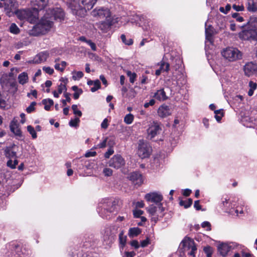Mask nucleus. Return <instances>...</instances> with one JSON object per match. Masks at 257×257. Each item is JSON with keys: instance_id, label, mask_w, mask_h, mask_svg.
<instances>
[{"instance_id": "1", "label": "nucleus", "mask_w": 257, "mask_h": 257, "mask_svg": "<svg viewBox=\"0 0 257 257\" xmlns=\"http://www.w3.org/2000/svg\"><path fill=\"white\" fill-rule=\"evenodd\" d=\"M173 72L171 79H168L167 83L172 89L177 86H180L185 82V75L183 73L182 61L179 57L175 58L171 64Z\"/></svg>"}, {"instance_id": "2", "label": "nucleus", "mask_w": 257, "mask_h": 257, "mask_svg": "<svg viewBox=\"0 0 257 257\" xmlns=\"http://www.w3.org/2000/svg\"><path fill=\"white\" fill-rule=\"evenodd\" d=\"M47 15H45L40 21L33 27L30 31V35L37 36L45 34L51 30L53 26V22L51 18H49Z\"/></svg>"}, {"instance_id": "3", "label": "nucleus", "mask_w": 257, "mask_h": 257, "mask_svg": "<svg viewBox=\"0 0 257 257\" xmlns=\"http://www.w3.org/2000/svg\"><path fill=\"white\" fill-rule=\"evenodd\" d=\"M146 200L150 203H153L154 207L159 209H165L163 206V196L159 191H153L147 193L144 197Z\"/></svg>"}, {"instance_id": "4", "label": "nucleus", "mask_w": 257, "mask_h": 257, "mask_svg": "<svg viewBox=\"0 0 257 257\" xmlns=\"http://www.w3.org/2000/svg\"><path fill=\"white\" fill-rule=\"evenodd\" d=\"M222 57L229 62H234L240 59L242 54L237 48L234 47H227L221 51Z\"/></svg>"}, {"instance_id": "5", "label": "nucleus", "mask_w": 257, "mask_h": 257, "mask_svg": "<svg viewBox=\"0 0 257 257\" xmlns=\"http://www.w3.org/2000/svg\"><path fill=\"white\" fill-rule=\"evenodd\" d=\"M182 248L184 251L191 249L188 252V255L192 257H195L197 252V246L194 240L190 237L185 236L180 243Z\"/></svg>"}, {"instance_id": "6", "label": "nucleus", "mask_w": 257, "mask_h": 257, "mask_svg": "<svg viewBox=\"0 0 257 257\" xmlns=\"http://www.w3.org/2000/svg\"><path fill=\"white\" fill-rule=\"evenodd\" d=\"M15 13L19 19L26 20L30 23H35L37 19V16L30 10H18Z\"/></svg>"}, {"instance_id": "7", "label": "nucleus", "mask_w": 257, "mask_h": 257, "mask_svg": "<svg viewBox=\"0 0 257 257\" xmlns=\"http://www.w3.org/2000/svg\"><path fill=\"white\" fill-rule=\"evenodd\" d=\"M162 131V128L159 122L155 121L150 122L147 130V137L149 139L152 140L161 134Z\"/></svg>"}, {"instance_id": "8", "label": "nucleus", "mask_w": 257, "mask_h": 257, "mask_svg": "<svg viewBox=\"0 0 257 257\" xmlns=\"http://www.w3.org/2000/svg\"><path fill=\"white\" fill-rule=\"evenodd\" d=\"M152 152L150 145L144 140H140L138 144L137 153L142 159L148 158Z\"/></svg>"}, {"instance_id": "9", "label": "nucleus", "mask_w": 257, "mask_h": 257, "mask_svg": "<svg viewBox=\"0 0 257 257\" xmlns=\"http://www.w3.org/2000/svg\"><path fill=\"white\" fill-rule=\"evenodd\" d=\"M67 5L73 15L80 17L84 15L85 11L82 6L78 3V0H68Z\"/></svg>"}, {"instance_id": "10", "label": "nucleus", "mask_w": 257, "mask_h": 257, "mask_svg": "<svg viewBox=\"0 0 257 257\" xmlns=\"http://www.w3.org/2000/svg\"><path fill=\"white\" fill-rule=\"evenodd\" d=\"M18 7L16 0H0V8H4L7 15H9L13 9Z\"/></svg>"}, {"instance_id": "11", "label": "nucleus", "mask_w": 257, "mask_h": 257, "mask_svg": "<svg viewBox=\"0 0 257 257\" xmlns=\"http://www.w3.org/2000/svg\"><path fill=\"white\" fill-rule=\"evenodd\" d=\"M109 167L118 169L123 167L125 164V160L120 155H114L108 161Z\"/></svg>"}, {"instance_id": "12", "label": "nucleus", "mask_w": 257, "mask_h": 257, "mask_svg": "<svg viewBox=\"0 0 257 257\" xmlns=\"http://www.w3.org/2000/svg\"><path fill=\"white\" fill-rule=\"evenodd\" d=\"M50 14L53 19L56 21H61L64 19L65 13L60 8H55L49 9L47 11V15Z\"/></svg>"}, {"instance_id": "13", "label": "nucleus", "mask_w": 257, "mask_h": 257, "mask_svg": "<svg viewBox=\"0 0 257 257\" xmlns=\"http://www.w3.org/2000/svg\"><path fill=\"white\" fill-rule=\"evenodd\" d=\"M205 48L207 50L210 48V45L213 46V35H214V29L211 26H207L205 25Z\"/></svg>"}, {"instance_id": "14", "label": "nucleus", "mask_w": 257, "mask_h": 257, "mask_svg": "<svg viewBox=\"0 0 257 257\" xmlns=\"http://www.w3.org/2000/svg\"><path fill=\"white\" fill-rule=\"evenodd\" d=\"M118 227L115 225L110 226L105 229L104 233V239L110 240L111 241L113 240L116 236L117 233Z\"/></svg>"}, {"instance_id": "15", "label": "nucleus", "mask_w": 257, "mask_h": 257, "mask_svg": "<svg viewBox=\"0 0 257 257\" xmlns=\"http://www.w3.org/2000/svg\"><path fill=\"white\" fill-rule=\"evenodd\" d=\"M94 16H98L101 19L110 18V13L109 10L105 8L95 9L92 12Z\"/></svg>"}, {"instance_id": "16", "label": "nucleus", "mask_w": 257, "mask_h": 257, "mask_svg": "<svg viewBox=\"0 0 257 257\" xmlns=\"http://www.w3.org/2000/svg\"><path fill=\"white\" fill-rule=\"evenodd\" d=\"M244 72L245 75L250 76L257 71V64L252 62H248L244 66Z\"/></svg>"}, {"instance_id": "17", "label": "nucleus", "mask_w": 257, "mask_h": 257, "mask_svg": "<svg viewBox=\"0 0 257 257\" xmlns=\"http://www.w3.org/2000/svg\"><path fill=\"white\" fill-rule=\"evenodd\" d=\"M128 178L134 184L140 185L143 183V179L141 173L137 172H133L130 174Z\"/></svg>"}, {"instance_id": "18", "label": "nucleus", "mask_w": 257, "mask_h": 257, "mask_svg": "<svg viewBox=\"0 0 257 257\" xmlns=\"http://www.w3.org/2000/svg\"><path fill=\"white\" fill-rule=\"evenodd\" d=\"M49 53L48 51H43L38 54L34 58L33 62L35 64H39L46 61L49 57Z\"/></svg>"}, {"instance_id": "19", "label": "nucleus", "mask_w": 257, "mask_h": 257, "mask_svg": "<svg viewBox=\"0 0 257 257\" xmlns=\"http://www.w3.org/2000/svg\"><path fill=\"white\" fill-rule=\"evenodd\" d=\"M158 113L160 117H166L171 114V111L168 106L162 105L159 108Z\"/></svg>"}, {"instance_id": "20", "label": "nucleus", "mask_w": 257, "mask_h": 257, "mask_svg": "<svg viewBox=\"0 0 257 257\" xmlns=\"http://www.w3.org/2000/svg\"><path fill=\"white\" fill-rule=\"evenodd\" d=\"M11 131L17 137H22V132L17 121L13 120L10 124Z\"/></svg>"}, {"instance_id": "21", "label": "nucleus", "mask_w": 257, "mask_h": 257, "mask_svg": "<svg viewBox=\"0 0 257 257\" xmlns=\"http://www.w3.org/2000/svg\"><path fill=\"white\" fill-rule=\"evenodd\" d=\"M112 25V18H106L105 21H101L99 24V28L103 32L107 31Z\"/></svg>"}, {"instance_id": "22", "label": "nucleus", "mask_w": 257, "mask_h": 257, "mask_svg": "<svg viewBox=\"0 0 257 257\" xmlns=\"http://www.w3.org/2000/svg\"><path fill=\"white\" fill-rule=\"evenodd\" d=\"M97 0H81L82 8L86 12V10H89L92 9Z\"/></svg>"}, {"instance_id": "23", "label": "nucleus", "mask_w": 257, "mask_h": 257, "mask_svg": "<svg viewBox=\"0 0 257 257\" xmlns=\"http://www.w3.org/2000/svg\"><path fill=\"white\" fill-rule=\"evenodd\" d=\"M17 146L15 145L7 147L5 150L6 155L9 158H15L16 156Z\"/></svg>"}, {"instance_id": "24", "label": "nucleus", "mask_w": 257, "mask_h": 257, "mask_svg": "<svg viewBox=\"0 0 257 257\" xmlns=\"http://www.w3.org/2000/svg\"><path fill=\"white\" fill-rule=\"evenodd\" d=\"M230 247L227 244L222 243L218 247V251L222 256H225L230 250Z\"/></svg>"}, {"instance_id": "25", "label": "nucleus", "mask_w": 257, "mask_h": 257, "mask_svg": "<svg viewBox=\"0 0 257 257\" xmlns=\"http://www.w3.org/2000/svg\"><path fill=\"white\" fill-rule=\"evenodd\" d=\"M142 232V229L136 227H131L129 229L128 235L131 238L136 237L140 235Z\"/></svg>"}, {"instance_id": "26", "label": "nucleus", "mask_w": 257, "mask_h": 257, "mask_svg": "<svg viewBox=\"0 0 257 257\" xmlns=\"http://www.w3.org/2000/svg\"><path fill=\"white\" fill-rule=\"evenodd\" d=\"M154 97L159 100H164L167 99L166 93L164 89L158 90L155 94Z\"/></svg>"}, {"instance_id": "27", "label": "nucleus", "mask_w": 257, "mask_h": 257, "mask_svg": "<svg viewBox=\"0 0 257 257\" xmlns=\"http://www.w3.org/2000/svg\"><path fill=\"white\" fill-rule=\"evenodd\" d=\"M59 59H57L55 60V62H56V64L54 66V67L56 70L60 71L61 72H63L67 65V63L65 61H61V62L60 64L57 63V62L59 61Z\"/></svg>"}, {"instance_id": "28", "label": "nucleus", "mask_w": 257, "mask_h": 257, "mask_svg": "<svg viewBox=\"0 0 257 257\" xmlns=\"http://www.w3.org/2000/svg\"><path fill=\"white\" fill-rule=\"evenodd\" d=\"M18 81L20 84L24 85L28 82V76L26 72L21 73L18 76Z\"/></svg>"}, {"instance_id": "29", "label": "nucleus", "mask_w": 257, "mask_h": 257, "mask_svg": "<svg viewBox=\"0 0 257 257\" xmlns=\"http://www.w3.org/2000/svg\"><path fill=\"white\" fill-rule=\"evenodd\" d=\"M158 65L160 66V68L159 69L162 72H168L170 70L169 63L165 62V61H162L159 63H158Z\"/></svg>"}, {"instance_id": "30", "label": "nucleus", "mask_w": 257, "mask_h": 257, "mask_svg": "<svg viewBox=\"0 0 257 257\" xmlns=\"http://www.w3.org/2000/svg\"><path fill=\"white\" fill-rule=\"evenodd\" d=\"M110 204H111V208H117L122 207V202L118 199L111 198Z\"/></svg>"}, {"instance_id": "31", "label": "nucleus", "mask_w": 257, "mask_h": 257, "mask_svg": "<svg viewBox=\"0 0 257 257\" xmlns=\"http://www.w3.org/2000/svg\"><path fill=\"white\" fill-rule=\"evenodd\" d=\"M42 103L45 105L44 108L46 110H49L51 106L54 104L53 100L51 99H45L42 100Z\"/></svg>"}, {"instance_id": "32", "label": "nucleus", "mask_w": 257, "mask_h": 257, "mask_svg": "<svg viewBox=\"0 0 257 257\" xmlns=\"http://www.w3.org/2000/svg\"><path fill=\"white\" fill-rule=\"evenodd\" d=\"M192 204V200L191 199H186L185 200H180L179 204L181 206L185 208H189Z\"/></svg>"}, {"instance_id": "33", "label": "nucleus", "mask_w": 257, "mask_h": 257, "mask_svg": "<svg viewBox=\"0 0 257 257\" xmlns=\"http://www.w3.org/2000/svg\"><path fill=\"white\" fill-rule=\"evenodd\" d=\"M9 31L13 34H18L20 32V30L15 23H12L10 28Z\"/></svg>"}, {"instance_id": "34", "label": "nucleus", "mask_w": 257, "mask_h": 257, "mask_svg": "<svg viewBox=\"0 0 257 257\" xmlns=\"http://www.w3.org/2000/svg\"><path fill=\"white\" fill-rule=\"evenodd\" d=\"M249 89L248 91V95L251 96L253 95L254 90L256 89L257 84L252 81H250L249 83Z\"/></svg>"}, {"instance_id": "35", "label": "nucleus", "mask_w": 257, "mask_h": 257, "mask_svg": "<svg viewBox=\"0 0 257 257\" xmlns=\"http://www.w3.org/2000/svg\"><path fill=\"white\" fill-rule=\"evenodd\" d=\"M223 110L222 109L214 110L215 118L217 121L220 122L222 116H223Z\"/></svg>"}, {"instance_id": "36", "label": "nucleus", "mask_w": 257, "mask_h": 257, "mask_svg": "<svg viewBox=\"0 0 257 257\" xmlns=\"http://www.w3.org/2000/svg\"><path fill=\"white\" fill-rule=\"evenodd\" d=\"M134 119V116L132 113L126 114L124 117V122L127 124H131Z\"/></svg>"}, {"instance_id": "37", "label": "nucleus", "mask_w": 257, "mask_h": 257, "mask_svg": "<svg viewBox=\"0 0 257 257\" xmlns=\"http://www.w3.org/2000/svg\"><path fill=\"white\" fill-rule=\"evenodd\" d=\"M126 236L123 235V231L122 230L119 234V242L122 246H124L126 244Z\"/></svg>"}, {"instance_id": "38", "label": "nucleus", "mask_w": 257, "mask_h": 257, "mask_svg": "<svg viewBox=\"0 0 257 257\" xmlns=\"http://www.w3.org/2000/svg\"><path fill=\"white\" fill-rule=\"evenodd\" d=\"M72 78L74 80H78L83 76V73L82 71H74L72 72Z\"/></svg>"}, {"instance_id": "39", "label": "nucleus", "mask_w": 257, "mask_h": 257, "mask_svg": "<svg viewBox=\"0 0 257 257\" xmlns=\"http://www.w3.org/2000/svg\"><path fill=\"white\" fill-rule=\"evenodd\" d=\"M203 251L206 254V257H212L213 250V248L211 246L209 245L204 246L203 248Z\"/></svg>"}, {"instance_id": "40", "label": "nucleus", "mask_w": 257, "mask_h": 257, "mask_svg": "<svg viewBox=\"0 0 257 257\" xmlns=\"http://www.w3.org/2000/svg\"><path fill=\"white\" fill-rule=\"evenodd\" d=\"M107 146L109 148H113L115 145V138L114 137H106Z\"/></svg>"}, {"instance_id": "41", "label": "nucleus", "mask_w": 257, "mask_h": 257, "mask_svg": "<svg viewBox=\"0 0 257 257\" xmlns=\"http://www.w3.org/2000/svg\"><path fill=\"white\" fill-rule=\"evenodd\" d=\"M120 38L122 42L125 45H131L133 43V40L131 38L126 39V37L124 34H122L121 35Z\"/></svg>"}, {"instance_id": "42", "label": "nucleus", "mask_w": 257, "mask_h": 257, "mask_svg": "<svg viewBox=\"0 0 257 257\" xmlns=\"http://www.w3.org/2000/svg\"><path fill=\"white\" fill-rule=\"evenodd\" d=\"M111 212L110 210H100V211L99 212V214H100V216L103 218H105L106 219H108L110 218L109 216H108L106 214L110 213Z\"/></svg>"}, {"instance_id": "43", "label": "nucleus", "mask_w": 257, "mask_h": 257, "mask_svg": "<svg viewBox=\"0 0 257 257\" xmlns=\"http://www.w3.org/2000/svg\"><path fill=\"white\" fill-rule=\"evenodd\" d=\"M28 132L31 135L33 139H35L37 137V133L34 128L31 125H28L27 126Z\"/></svg>"}, {"instance_id": "44", "label": "nucleus", "mask_w": 257, "mask_h": 257, "mask_svg": "<svg viewBox=\"0 0 257 257\" xmlns=\"http://www.w3.org/2000/svg\"><path fill=\"white\" fill-rule=\"evenodd\" d=\"M126 74L130 78V81L132 83H134L137 78V74L135 73H132L130 71H127Z\"/></svg>"}, {"instance_id": "45", "label": "nucleus", "mask_w": 257, "mask_h": 257, "mask_svg": "<svg viewBox=\"0 0 257 257\" xmlns=\"http://www.w3.org/2000/svg\"><path fill=\"white\" fill-rule=\"evenodd\" d=\"M164 210H148L149 214L152 216V219L155 221H157L158 219V215H156L157 211H164Z\"/></svg>"}, {"instance_id": "46", "label": "nucleus", "mask_w": 257, "mask_h": 257, "mask_svg": "<svg viewBox=\"0 0 257 257\" xmlns=\"http://www.w3.org/2000/svg\"><path fill=\"white\" fill-rule=\"evenodd\" d=\"M20 246L18 244L15 245V250L16 252V254L14 255V257H25L24 254L22 251H20Z\"/></svg>"}, {"instance_id": "47", "label": "nucleus", "mask_w": 257, "mask_h": 257, "mask_svg": "<svg viewBox=\"0 0 257 257\" xmlns=\"http://www.w3.org/2000/svg\"><path fill=\"white\" fill-rule=\"evenodd\" d=\"M226 213H227L229 215H231L232 216H237L239 213L243 214V210H240L239 212L238 210H229L228 211H226Z\"/></svg>"}, {"instance_id": "48", "label": "nucleus", "mask_w": 257, "mask_h": 257, "mask_svg": "<svg viewBox=\"0 0 257 257\" xmlns=\"http://www.w3.org/2000/svg\"><path fill=\"white\" fill-rule=\"evenodd\" d=\"M250 26L253 29H257V18H250L249 21Z\"/></svg>"}, {"instance_id": "49", "label": "nucleus", "mask_w": 257, "mask_h": 257, "mask_svg": "<svg viewBox=\"0 0 257 257\" xmlns=\"http://www.w3.org/2000/svg\"><path fill=\"white\" fill-rule=\"evenodd\" d=\"M94 86L91 87V91L92 92H95L100 87V82L99 80H96L94 81L93 84Z\"/></svg>"}, {"instance_id": "50", "label": "nucleus", "mask_w": 257, "mask_h": 257, "mask_svg": "<svg viewBox=\"0 0 257 257\" xmlns=\"http://www.w3.org/2000/svg\"><path fill=\"white\" fill-rule=\"evenodd\" d=\"M72 109L73 110V113L75 115H78L79 117L82 116V112L80 110L77 108V105L76 104H73L72 105Z\"/></svg>"}, {"instance_id": "51", "label": "nucleus", "mask_w": 257, "mask_h": 257, "mask_svg": "<svg viewBox=\"0 0 257 257\" xmlns=\"http://www.w3.org/2000/svg\"><path fill=\"white\" fill-rule=\"evenodd\" d=\"M102 173L105 176L109 177L112 175L113 171L110 168L105 167L103 169Z\"/></svg>"}, {"instance_id": "52", "label": "nucleus", "mask_w": 257, "mask_h": 257, "mask_svg": "<svg viewBox=\"0 0 257 257\" xmlns=\"http://www.w3.org/2000/svg\"><path fill=\"white\" fill-rule=\"evenodd\" d=\"M70 94L67 92L64 93V96L66 98L65 99H63L61 100L63 105L65 106L66 105V102H70L71 101V98L70 97Z\"/></svg>"}, {"instance_id": "53", "label": "nucleus", "mask_w": 257, "mask_h": 257, "mask_svg": "<svg viewBox=\"0 0 257 257\" xmlns=\"http://www.w3.org/2000/svg\"><path fill=\"white\" fill-rule=\"evenodd\" d=\"M80 122V119L79 117H76L73 119L70 120L69 121V125L72 127L77 126L79 122Z\"/></svg>"}, {"instance_id": "54", "label": "nucleus", "mask_w": 257, "mask_h": 257, "mask_svg": "<svg viewBox=\"0 0 257 257\" xmlns=\"http://www.w3.org/2000/svg\"><path fill=\"white\" fill-rule=\"evenodd\" d=\"M36 105V102H32L31 104L26 108V111L28 113H30L34 111L35 109V105Z\"/></svg>"}, {"instance_id": "55", "label": "nucleus", "mask_w": 257, "mask_h": 257, "mask_svg": "<svg viewBox=\"0 0 257 257\" xmlns=\"http://www.w3.org/2000/svg\"><path fill=\"white\" fill-rule=\"evenodd\" d=\"M231 9V6L229 4L227 5L225 7V8H224L223 7H220L219 8V11L220 12L226 14L228 13V12Z\"/></svg>"}, {"instance_id": "56", "label": "nucleus", "mask_w": 257, "mask_h": 257, "mask_svg": "<svg viewBox=\"0 0 257 257\" xmlns=\"http://www.w3.org/2000/svg\"><path fill=\"white\" fill-rule=\"evenodd\" d=\"M67 88L66 86L65 85V84L60 83L58 87V91L59 94L62 93L63 91L64 92H66Z\"/></svg>"}, {"instance_id": "57", "label": "nucleus", "mask_w": 257, "mask_h": 257, "mask_svg": "<svg viewBox=\"0 0 257 257\" xmlns=\"http://www.w3.org/2000/svg\"><path fill=\"white\" fill-rule=\"evenodd\" d=\"M134 207L136 209H138L139 208H143L144 207V203L143 201H138V202H133Z\"/></svg>"}, {"instance_id": "58", "label": "nucleus", "mask_w": 257, "mask_h": 257, "mask_svg": "<svg viewBox=\"0 0 257 257\" xmlns=\"http://www.w3.org/2000/svg\"><path fill=\"white\" fill-rule=\"evenodd\" d=\"M151 243L149 237H147L146 239L141 241V246L142 247H145Z\"/></svg>"}, {"instance_id": "59", "label": "nucleus", "mask_w": 257, "mask_h": 257, "mask_svg": "<svg viewBox=\"0 0 257 257\" xmlns=\"http://www.w3.org/2000/svg\"><path fill=\"white\" fill-rule=\"evenodd\" d=\"M144 211L142 210H133V214L135 218H139L143 214Z\"/></svg>"}, {"instance_id": "60", "label": "nucleus", "mask_w": 257, "mask_h": 257, "mask_svg": "<svg viewBox=\"0 0 257 257\" xmlns=\"http://www.w3.org/2000/svg\"><path fill=\"white\" fill-rule=\"evenodd\" d=\"M201 227L202 228H207L206 230L210 231L211 229V224L208 221H204L201 224Z\"/></svg>"}, {"instance_id": "61", "label": "nucleus", "mask_w": 257, "mask_h": 257, "mask_svg": "<svg viewBox=\"0 0 257 257\" xmlns=\"http://www.w3.org/2000/svg\"><path fill=\"white\" fill-rule=\"evenodd\" d=\"M111 199L109 198H105L102 199L100 201L99 204L102 205L101 206H104L106 205V203H110V202L111 201Z\"/></svg>"}, {"instance_id": "62", "label": "nucleus", "mask_w": 257, "mask_h": 257, "mask_svg": "<svg viewBox=\"0 0 257 257\" xmlns=\"http://www.w3.org/2000/svg\"><path fill=\"white\" fill-rule=\"evenodd\" d=\"M114 153V150L113 148H109L107 152L104 154V157L105 158H109V157Z\"/></svg>"}, {"instance_id": "63", "label": "nucleus", "mask_w": 257, "mask_h": 257, "mask_svg": "<svg viewBox=\"0 0 257 257\" xmlns=\"http://www.w3.org/2000/svg\"><path fill=\"white\" fill-rule=\"evenodd\" d=\"M232 17L235 18L238 22H241L243 21V18L239 16V14L234 13L232 14Z\"/></svg>"}, {"instance_id": "64", "label": "nucleus", "mask_w": 257, "mask_h": 257, "mask_svg": "<svg viewBox=\"0 0 257 257\" xmlns=\"http://www.w3.org/2000/svg\"><path fill=\"white\" fill-rule=\"evenodd\" d=\"M135 251H125L124 253V257H134L136 255Z\"/></svg>"}]
</instances>
